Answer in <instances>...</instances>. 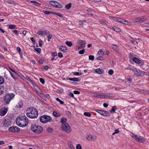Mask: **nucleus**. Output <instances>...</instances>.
<instances>
[{"label": "nucleus", "mask_w": 149, "mask_h": 149, "mask_svg": "<svg viewBox=\"0 0 149 149\" xmlns=\"http://www.w3.org/2000/svg\"><path fill=\"white\" fill-rule=\"evenodd\" d=\"M16 122L18 126L23 127L28 124V120L25 116L21 115L17 118Z\"/></svg>", "instance_id": "1"}, {"label": "nucleus", "mask_w": 149, "mask_h": 149, "mask_svg": "<svg viewBox=\"0 0 149 149\" xmlns=\"http://www.w3.org/2000/svg\"><path fill=\"white\" fill-rule=\"evenodd\" d=\"M26 116L30 118H36L38 116L37 110L35 108L31 107L28 108L26 110Z\"/></svg>", "instance_id": "2"}, {"label": "nucleus", "mask_w": 149, "mask_h": 149, "mask_svg": "<svg viewBox=\"0 0 149 149\" xmlns=\"http://www.w3.org/2000/svg\"><path fill=\"white\" fill-rule=\"evenodd\" d=\"M31 129L33 132L38 134L41 133L43 131V127L37 125H31Z\"/></svg>", "instance_id": "3"}, {"label": "nucleus", "mask_w": 149, "mask_h": 149, "mask_svg": "<svg viewBox=\"0 0 149 149\" xmlns=\"http://www.w3.org/2000/svg\"><path fill=\"white\" fill-rule=\"evenodd\" d=\"M52 120V117L49 116L43 115L40 117V120L42 123H46L51 122Z\"/></svg>", "instance_id": "4"}, {"label": "nucleus", "mask_w": 149, "mask_h": 149, "mask_svg": "<svg viewBox=\"0 0 149 149\" xmlns=\"http://www.w3.org/2000/svg\"><path fill=\"white\" fill-rule=\"evenodd\" d=\"M15 96V95L13 93H10L6 95L4 97L3 101L6 104H8L10 102Z\"/></svg>", "instance_id": "5"}, {"label": "nucleus", "mask_w": 149, "mask_h": 149, "mask_svg": "<svg viewBox=\"0 0 149 149\" xmlns=\"http://www.w3.org/2000/svg\"><path fill=\"white\" fill-rule=\"evenodd\" d=\"M61 128L62 130L66 132L70 133L71 132L72 129L68 123H65L64 124L61 125Z\"/></svg>", "instance_id": "6"}, {"label": "nucleus", "mask_w": 149, "mask_h": 149, "mask_svg": "<svg viewBox=\"0 0 149 149\" xmlns=\"http://www.w3.org/2000/svg\"><path fill=\"white\" fill-rule=\"evenodd\" d=\"M131 136L138 142L143 143L145 141V139L144 138L141 136L138 137L136 135H135L133 134H132Z\"/></svg>", "instance_id": "7"}, {"label": "nucleus", "mask_w": 149, "mask_h": 149, "mask_svg": "<svg viewBox=\"0 0 149 149\" xmlns=\"http://www.w3.org/2000/svg\"><path fill=\"white\" fill-rule=\"evenodd\" d=\"M49 3L53 6L58 8H61L62 7V5L57 1H50Z\"/></svg>", "instance_id": "8"}, {"label": "nucleus", "mask_w": 149, "mask_h": 149, "mask_svg": "<svg viewBox=\"0 0 149 149\" xmlns=\"http://www.w3.org/2000/svg\"><path fill=\"white\" fill-rule=\"evenodd\" d=\"M97 137L94 135L90 134L88 135L86 137V139L89 141H93L96 139Z\"/></svg>", "instance_id": "9"}, {"label": "nucleus", "mask_w": 149, "mask_h": 149, "mask_svg": "<svg viewBox=\"0 0 149 149\" xmlns=\"http://www.w3.org/2000/svg\"><path fill=\"white\" fill-rule=\"evenodd\" d=\"M116 22H118L122 24L126 25H130L131 22L125 20V19H114Z\"/></svg>", "instance_id": "10"}, {"label": "nucleus", "mask_w": 149, "mask_h": 149, "mask_svg": "<svg viewBox=\"0 0 149 149\" xmlns=\"http://www.w3.org/2000/svg\"><path fill=\"white\" fill-rule=\"evenodd\" d=\"M95 111L100 114L105 116H109L110 114L107 111L100 110H96Z\"/></svg>", "instance_id": "11"}, {"label": "nucleus", "mask_w": 149, "mask_h": 149, "mask_svg": "<svg viewBox=\"0 0 149 149\" xmlns=\"http://www.w3.org/2000/svg\"><path fill=\"white\" fill-rule=\"evenodd\" d=\"M8 130L13 133H17L19 131V129L16 127H10L8 129Z\"/></svg>", "instance_id": "12"}, {"label": "nucleus", "mask_w": 149, "mask_h": 149, "mask_svg": "<svg viewBox=\"0 0 149 149\" xmlns=\"http://www.w3.org/2000/svg\"><path fill=\"white\" fill-rule=\"evenodd\" d=\"M136 73H135V74L136 76H143L146 74V72L140 70H139L136 69Z\"/></svg>", "instance_id": "13"}, {"label": "nucleus", "mask_w": 149, "mask_h": 149, "mask_svg": "<svg viewBox=\"0 0 149 149\" xmlns=\"http://www.w3.org/2000/svg\"><path fill=\"white\" fill-rule=\"evenodd\" d=\"M8 111V109L7 108L4 107L1 109H0V115L4 116Z\"/></svg>", "instance_id": "14"}, {"label": "nucleus", "mask_w": 149, "mask_h": 149, "mask_svg": "<svg viewBox=\"0 0 149 149\" xmlns=\"http://www.w3.org/2000/svg\"><path fill=\"white\" fill-rule=\"evenodd\" d=\"M49 31H42L41 30H39L37 33L38 34L43 36L47 35Z\"/></svg>", "instance_id": "15"}, {"label": "nucleus", "mask_w": 149, "mask_h": 149, "mask_svg": "<svg viewBox=\"0 0 149 149\" xmlns=\"http://www.w3.org/2000/svg\"><path fill=\"white\" fill-rule=\"evenodd\" d=\"M3 126L7 127L10 125V123L8 119H6L3 121Z\"/></svg>", "instance_id": "16"}, {"label": "nucleus", "mask_w": 149, "mask_h": 149, "mask_svg": "<svg viewBox=\"0 0 149 149\" xmlns=\"http://www.w3.org/2000/svg\"><path fill=\"white\" fill-rule=\"evenodd\" d=\"M23 105V104L22 101L20 100L16 106V108L17 109L21 108Z\"/></svg>", "instance_id": "17"}, {"label": "nucleus", "mask_w": 149, "mask_h": 149, "mask_svg": "<svg viewBox=\"0 0 149 149\" xmlns=\"http://www.w3.org/2000/svg\"><path fill=\"white\" fill-rule=\"evenodd\" d=\"M59 49L64 52H66L68 51L67 48L63 46H60L59 47Z\"/></svg>", "instance_id": "18"}, {"label": "nucleus", "mask_w": 149, "mask_h": 149, "mask_svg": "<svg viewBox=\"0 0 149 149\" xmlns=\"http://www.w3.org/2000/svg\"><path fill=\"white\" fill-rule=\"evenodd\" d=\"M126 70H131L132 71H133L134 72H135L136 70V68L133 67H131V66L130 65H129L128 66L127 68L126 69Z\"/></svg>", "instance_id": "19"}, {"label": "nucleus", "mask_w": 149, "mask_h": 149, "mask_svg": "<svg viewBox=\"0 0 149 149\" xmlns=\"http://www.w3.org/2000/svg\"><path fill=\"white\" fill-rule=\"evenodd\" d=\"M53 114L54 116L56 117H59L61 116V114L60 113H57L55 111H53Z\"/></svg>", "instance_id": "20"}, {"label": "nucleus", "mask_w": 149, "mask_h": 149, "mask_svg": "<svg viewBox=\"0 0 149 149\" xmlns=\"http://www.w3.org/2000/svg\"><path fill=\"white\" fill-rule=\"evenodd\" d=\"M103 70L99 68H97L95 70L96 72L100 74H102L103 73Z\"/></svg>", "instance_id": "21"}, {"label": "nucleus", "mask_w": 149, "mask_h": 149, "mask_svg": "<svg viewBox=\"0 0 149 149\" xmlns=\"http://www.w3.org/2000/svg\"><path fill=\"white\" fill-rule=\"evenodd\" d=\"M67 119L63 117L61 118V125L64 124L65 123H67L66 122Z\"/></svg>", "instance_id": "22"}, {"label": "nucleus", "mask_w": 149, "mask_h": 149, "mask_svg": "<svg viewBox=\"0 0 149 149\" xmlns=\"http://www.w3.org/2000/svg\"><path fill=\"white\" fill-rule=\"evenodd\" d=\"M67 80H69L70 81H74L77 82L79 81V79L77 78H68L67 79Z\"/></svg>", "instance_id": "23"}, {"label": "nucleus", "mask_w": 149, "mask_h": 149, "mask_svg": "<svg viewBox=\"0 0 149 149\" xmlns=\"http://www.w3.org/2000/svg\"><path fill=\"white\" fill-rule=\"evenodd\" d=\"M30 2L31 3H33L35 6H40L41 5L40 3L34 1H30Z\"/></svg>", "instance_id": "24"}, {"label": "nucleus", "mask_w": 149, "mask_h": 149, "mask_svg": "<svg viewBox=\"0 0 149 149\" xmlns=\"http://www.w3.org/2000/svg\"><path fill=\"white\" fill-rule=\"evenodd\" d=\"M95 97L97 98H106V96L103 95H95Z\"/></svg>", "instance_id": "25"}, {"label": "nucleus", "mask_w": 149, "mask_h": 149, "mask_svg": "<svg viewBox=\"0 0 149 149\" xmlns=\"http://www.w3.org/2000/svg\"><path fill=\"white\" fill-rule=\"evenodd\" d=\"M133 61L137 63H140V60L137 58L136 57H133Z\"/></svg>", "instance_id": "26"}, {"label": "nucleus", "mask_w": 149, "mask_h": 149, "mask_svg": "<svg viewBox=\"0 0 149 149\" xmlns=\"http://www.w3.org/2000/svg\"><path fill=\"white\" fill-rule=\"evenodd\" d=\"M68 145L70 148V149H75V148L74 147L73 144L72 142H68Z\"/></svg>", "instance_id": "27"}, {"label": "nucleus", "mask_w": 149, "mask_h": 149, "mask_svg": "<svg viewBox=\"0 0 149 149\" xmlns=\"http://www.w3.org/2000/svg\"><path fill=\"white\" fill-rule=\"evenodd\" d=\"M99 22L103 25H107V22L105 20L103 19H100L99 21Z\"/></svg>", "instance_id": "28"}, {"label": "nucleus", "mask_w": 149, "mask_h": 149, "mask_svg": "<svg viewBox=\"0 0 149 149\" xmlns=\"http://www.w3.org/2000/svg\"><path fill=\"white\" fill-rule=\"evenodd\" d=\"M31 83L32 84V85L35 90H37L38 89H39V87L35 84V83L33 82V83Z\"/></svg>", "instance_id": "29"}, {"label": "nucleus", "mask_w": 149, "mask_h": 149, "mask_svg": "<svg viewBox=\"0 0 149 149\" xmlns=\"http://www.w3.org/2000/svg\"><path fill=\"white\" fill-rule=\"evenodd\" d=\"M87 11L88 12L91 13L90 15H93V13H94V10L91 8H88Z\"/></svg>", "instance_id": "30"}, {"label": "nucleus", "mask_w": 149, "mask_h": 149, "mask_svg": "<svg viewBox=\"0 0 149 149\" xmlns=\"http://www.w3.org/2000/svg\"><path fill=\"white\" fill-rule=\"evenodd\" d=\"M42 99H44L45 100H46V97L45 95L41 93H40V94L39 95Z\"/></svg>", "instance_id": "31"}, {"label": "nucleus", "mask_w": 149, "mask_h": 149, "mask_svg": "<svg viewBox=\"0 0 149 149\" xmlns=\"http://www.w3.org/2000/svg\"><path fill=\"white\" fill-rule=\"evenodd\" d=\"M4 82V79L2 76H0V84H2Z\"/></svg>", "instance_id": "32"}, {"label": "nucleus", "mask_w": 149, "mask_h": 149, "mask_svg": "<svg viewBox=\"0 0 149 149\" xmlns=\"http://www.w3.org/2000/svg\"><path fill=\"white\" fill-rule=\"evenodd\" d=\"M84 115L88 117H91V114L88 112H85L84 113Z\"/></svg>", "instance_id": "33"}, {"label": "nucleus", "mask_w": 149, "mask_h": 149, "mask_svg": "<svg viewBox=\"0 0 149 149\" xmlns=\"http://www.w3.org/2000/svg\"><path fill=\"white\" fill-rule=\"evenodd\" d=\"M114 31L116 32H119L120 31V29L118 27H115L113 28Z\"/></svg>", "instance_id": "34"}, {"label": "nucleus", "mask_w": 149, "mask_h": 149, "mask_svg": "<svg viewBox=\"0 0 149 149\" xmlns=\"http://www.w3.org/2000/svg\"><path fill=\"white\" fill-rule=\"evenodd\" d=\"M116 109V107L115 106H113L112 107V108L110 110V112L111 113L114 112L115 111Z\"/></svg>", "instance_id": "35"}, {"label": "nucleus", "mask_w": 149, "mask_h": 149, "mask_svg": "<svg viewBox=\"0 0 149 149\" xmlns=\"http://www.w3.org/2000/svg\"><path fill=\"white\" fill-rule=\"evenodd\" d=\"M71 3H69L68 4L65 5V7L67 9H69L71 8Z\"/></svg>", "instance_id": "36"}, {"label": "nucleus", "mask_w": 149, "mask_h": 149, "mask_svg": "<svg viewBox=\"0 0 149 149\" xmlns=\"http://www.w3.org/2000/svg\"><path fill=\"white\" fill-rule=\"evenodd\" d=\"M66 44L68 46L71 47L72 44V43L70 41H67L65 42Z\"/></svg>", "instance_id": "37"}, {"label": "nucleus", "mask_w": 149, "mask_h": 149, "mask_svg": "<svg viewBox=\"0 0 149 149\" xmlns=\"http://www.w3.org/2000/svg\"><path fill=\"white\" fill-rule=\"evenodd\" d=\"M16 27V26L15 25H10L9 26V28L10 29H15Z\"/></svg>", "instance_id": "38"}, {"label": "nucleus", "mask_w": 149, "mask_h": 149, "mask_svg": "<svg viewBox=\"0 0 149 149\" xmlns=\"http://www.w3.org/2000/svg\"><path fill=\"white\" fill-rule=\"evenodd\" d=\"M34 49L38 53H40L41 52V49L40 48H35Z\"/></svg>", "instance_id": "39"}, {"label": "nucleus", "mask_w": 149, "mask_h": 149, "mask_svg": "<svg viewBox=\"0 0 149 149\" xmlns=\"http://www.w3.org/2000/svg\"><path fill=\"white\" fill-rule=\"evenodd\" d=\"M104 54V51L100 49L98 52V54L99 55H103Z\"/></svg>", "instance_id": "40"}, {"label": "nucleus", "mask_w": 149, "mask_h": 149, "mask_svg": "<svg viewBox=\"0 0 149 149\" xmlns=\"http://www.w3.org/2000/svg\"><path fill=\"white\" fill-rule=\"evenodd\" d=\"M113 45L114 46V47H112L113 49L115 51H117L118 49V47L115 44H113Z\"/></svg>", "instance_id": "41"}, {"label": "nucleus", "mask_w": 149, "mask_h": 149, "mask_svg": "<svg viewBox=\"0 0 149 149\" xmlns=\"http://www.w3.org/2000/svg\"><path fill=\"white\" fill-rule=\"evenodd\" d=\"M144 21V20L143 19H134L133 21L134 22H142Z\"/></svg>", "instance_id": "42"}, {"label": "nucleus", "mask_w": 149, "mask_h": 149, "mask_svg": "<svg viewBox=\"0 0 149 149\" xmlns=\"http://www.w3.org/2000/svg\"><path fill=\"white\" fill-rule=\"evenodd\" d=\"M85 22L86 21L85 20H83L81 21H79V24L80 25H83L85 24Z\"/></svg>", "instance_id": "43"}, {"label": "nucleus", "mask_w": 149, "mask_h": 149, "mask_svg": "<svg viewBox=\"0 0 149 149\" xmlns=\"http://www.w3.org/2000/svg\"><path fill=\"white\" fill-rule=\"evenodd\" d=\"M73 74L74 75L76 76H80L81 75V73H79V72H74Z\"/></svg>", "instance_id": "44"}, {"label": "nucleus", "mask_w": 149, "mask_h": 149, "mask_svg": "<svg viewBox=\"0 0 149 149\" xmlns=\"http://www.w3.org/2000/svg\"><path fill=\"white\" fill-rule=\"evenodd\" d=\"M97 60H102L103 59V57L102 56H99L96 58Z\"/></svg>", "instance_id": "45"}, {"label": "nucleus", "mask_w": 149, "mask_h": 149, "mask_svg": "<svg viewBox=\"0 0 149 149\" xmlns=\"http://www.w3.org/2000/svg\"><path fill=\"white\" fill-rule=\"evenodd\" d=\"M26 79L31 83H33V81L28 76H26Z\"/></svg>", "instance_id": "46"}, {"label": "nucleus", "mask_w": 149, "mask_h": 149, "mask_svg": "<svg viewBox=\"0 0 149 149\" xmlns=\"http://www.w3.org/2000/svg\"><path fill=\"white\" fill-rule=\"evenodd\" d=\"M47 130L48 132H51L53 130V129L52 128L48 127L47 129Z\"/></svg>", "instance_id": "47"}, {"label": "nucleus", "mask_w": 149, "mask_h": 149, "mask_svg": "<svg viewBox=\"0 0 149 149\" xmlns=\"http://www.w3.org/2000/svg\"><path fill=\"white\" fill-rule=\"evenodd\" d=\"M56 100L57 101H58L60 103V104H63V103H64V102H63V101H62L61 100H60V99L58 98V97H57V98H56Z\"/></svg>", "instance_id": "48"}, {"label": "nucleus", "mask_w": 149, "mask_h": 149, "mask_svg": "<svg viewBox=\"0 0 149 149\" xmlns=\"http://www.w3.org/2000/svg\"><path fill=\"white\" fill-rule=\"evenodd\" d=\"M40 82L42 84H44L45 83V80L42 78H40L39 79Z\"/></svg>", "instance_id": "49"}, {"label": "nucleus", "mask_w": 149, "mask_h": 149, "mask_svg": "<svg viewBox=\"0 0 149 149\" xmlns=\"http://www.w3.org/2000/svg\"><path fill=\"white\" fill-rule=\"evenodd\" d=\"M94 58V57L93 55H89V59L91 61H93Z\"/></svg>", "instance_id": "50"}, {"label": "nucleus", "mask_w": 149, "mask_h": 149, "mask_svg": "<svg viewBox=\"0 0 149 149\" xmlns=\"http://www.w3.org/2000/svg\"><path fill=\"white\" fill-rule=\"evenodd\" d=\"M48 35V36H47V38L50 39H51L52 38V35L49 33H49L47 34Z\"/></svg>", "instance_id": "51"}, {"label": "nucleus", "mask_w": 149, "mask_h": 149, "mask_svg": "<svg viewBox=\"0 0 149 149\" xmlns=\"http://www.w3.org/2000/svg\"><path fill=\"white\" fill-rule=\"evenodd\" d=\"M44 13L45 14H52V12L47 10H45L44 12Z\"/></svg>", "instance_id": "52"}, {"label": "nucleus", "mask_w": 149, "mask_h": 149, "mask_svg": "<svg viewBox=\"0 0 149 149\" xmlns=\"http://www.w3.org/2000/svg\"><path fill=\"white\" fill-rule=\"evenodd\" d=\"M86 44V41H83L82 43L80 44L81 45L82 47H84L85 46V45Z\"/></svg>", "instance_id": "53"}, {"label": "nucleus", "mask_w": 149, "mask_h": 149, "mask_svg": "<svg viewBox=\"0 0 149 149\" xmlns=\"http://www.w3.org/2000/svg\"><path fill=\"white\" fill-rule=\"evenodd\" d=\"M113 73V70L111 69L110 70L108 71V73L110 75H112Z\"/></svg>", "instance_id": "54"}, {"label": "nucleus", "mask_w": 149, "mask_h": 149, "mask_svg": "<svg viewBox=\"0 0 149 149\" xmlns=\"http://www.w3.org/2000/svg\"><path fill=\"white\" fill-rule=\"evenodd\" d=\"M85 51V50L83 49H82L80 50L79 52V54H83L84 53Z\"/></svg>", "instance_id": "55"}, {"label": "nucleus", "mask_w": 149, "mask_h": 149, "mask_svg": "<svg viewBox=\"0 0 149 149\" xmlns=\"http://www.w3.org/2000/svg\"><path fill=\"white\" fill-rule=\"evenodd\" d=\"M119 132V131L118 129H116L115 130V132L112 133V135H113L115 134L116 133H118Z\"/></svg>", "instance_id": "56"}, {"label": "nucleus", "mask_w": 149, "mask_h": 149, "mask_svg": "<svg viewBox=\"0 0 149 149\" xmlns=\"http://www.w3.org/2000/svg\"><path fill=\"white\" fill-rule=\"evenodd\" d=\"M76 149H81L82 147L80 144H78L76 146Z\"/></svg>", "instance_id": "57"}, {"label": "nucleus", "mask_w": 149, "mask_h": 149, "mask_svg": "<svg viewBox=\"0 0 149 149\" xmlns=\"http://www.w3.org/2000/svg\"><path fill=\"white\" fill-rule=\"evenodd\" d=\"M36 92L38 94V95H39L40 93H42L40 89L36 90Z\"/></svg>", "instance_id": "58"}, {"label": "nucleus", "mask_w": 149, "mask_h": 149, "mask_svg": "<svg viewBox=\"0 0 149 149\" xmlns=\"http://www.w3.org/2000/svg\"><path fill=\"white\" fill-rule=\"evenodd\" d=\"M42 40L41 39H40L39 40V46L40 47H41L42 46Z\"/></svg>", "instance_id": "59"}, {"label": "nucleus", "mask_w": 149, "mask_h": 149, "mask_svg": "<svg viewBox=\"0 0 149 149\" xmlns=\"http://www.w3.org/2000/svg\"><path fill=\"white\" fill-rule=\"evenodd\" d=\"M75 94H79L80 93V91H74L73 92Z\"/></svg>", "instance_id": "60"}, {"label": "nucleus", "mask_w": 149, "mask_h": 149, "mask_svg": "<svg viewBox=\"0 0 149 149\" xmlns=\"http://www.w3.org/2000/svg\"><path fill=\"white\" fill-rule=\"evenodd\" d=\"M66 113L68 116H71V113L70 111H67L66 112Z\"/></svg>", "instance_id": "61"}, {"label": "nucleus", "mask_w": 149, "mask_h": 149, "mask_svg": "<svg viewBox=\"0 0 149 149\" xmlns=\"http://www.w3.org/2000/svg\"><path fill=\"white\" fill-rule=\"evenodd\" d=\"M17 50L19 52V54L21 53V49L19 47L17 48Z\"/></svg>", "instance_id": "62"}, {"label": "nucleus", "mask_w": 149, "mask_h": 149, "mask_svg": "<svg viewBox=\"0 0 149 149\" xmlns=\"http://www.w3.org/2000/svg\"><path fill=\"white\" fill-rule=\"evenodd\" d=\"M58 56L60 58H62L63 56L62 54L60 52H59L58 54Z\"/></svg>", "instance_id": "63"}, {"label": "nucleus", "mask_w": 149, "mask_h": 149, "mask_svg": "<svg viewBox=\"0 0 149 149\" xmlns=\"http://www.w3.org/2000/svg\"><path fill=\"white\" fill-rule=\"evenodd\" d=\"M127 80L128 81H129L130 82H131L132 80L131 79V77L130 76L128 77Z\"/></svg>", "instance_id": "64"}]
</instances>
